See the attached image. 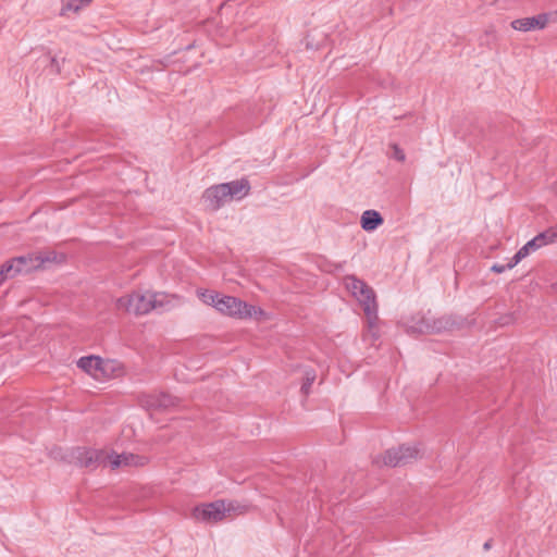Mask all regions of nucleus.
I'll return each mask as SVG.
<instances>
[{
    "mask_svg": "<svg viewBox=\"0 0 557 557\" xmlns=\"http://www.w3.org/2000/svg\"><path fill=\"white\" fill-rule=\"evenodd\" d=\"M203 304L214 307L220 313L237 319L257 318L262 309L249 305L233 296L221 295L213 290H197Z\"/></svg>",
    "mask_w": 557,
    "mask_h": 557,
    "instance_id": "obj_1",
    "label": "nucleus"
},
{
    "mask_svg": "<svg viewBox=\"0 0 557 557\" xmlns=\"http://www.w3.org/2000/svg\"><path fill=\"white\" fill-rule=\"evenodd\" d=\"M169 297L164 294L133 293L116 300V307L136 315L147 314L154 309H165L169 305Z\"/></svg>",
    "mask_w": 557,
    "mask_h": 557,
    "instance_id": "obj_2",
    "label": "nucleus"
},
{
    "mask_svg": "<svg viewBox=\"0 0 557 557\" xmlns=\"http://www.w3.org/2000/svg\"><path fill=\"white\" fill-rule=\"evenodd\" d=\"M344 284L350 295L360 304L366 314L368 324L372 327L377 320V304L375 293L366 282L355 275L344 278Z\"/></svg>",
    "mask_w": 557,
    "mask_h": 557,
    "instance_id": "obj_3",
    "label": "nucleus"
},
{
    "mask_svg": "<svg viewBox=\"0 0 557 557\" xmlns=\"http://www.w3.org/2000/svg\"><path fill=\"white\" fill-rule=\"evenodd\" d=\"M245 510L246 506H243L237 502L220 499L195 507L193 510V518L201 522L215 523L224 520L225 518L240 515L245 512Z\"/></svg>",
    "mask_w": 557,
    "mask_h": 557,
    "instance_id": "obj_4",
    "label": "nucleus"
},
{
    "mask_svg": "<svg viewBox=\"0 0 557 557\" xmlns=\"http://www.w3.org/2000/svg\"><path fill=\"white\" fill-rule=\"evenodd\" d=\"M78 368L91 375L97 381H104L115 375L119 370L117 363L110 359H102L98 356L82 357L77 361Z\"/></svg>",
    "mask_w": 557,
    "mask_h": 557,
    "instance_id": "obj_5",
    "label": "nucleus"
},
{
    "mask_svg": "<svg viewBox=\"0 0 557 557\" xmlns=\"http://www.w3.org/2000/svg\"><path fill=\"white\" fill-rule=\"evenodd\" d=\"M111 457H113V455H110L109 451L103 449L98 450L86 447H76L70 453V462L94 470L107 460L109 461Z\"/></svg>",
    "mask_w": 557,
    "mask_h": 557,
    "instance_id": "obj_6",
    "label": "nucleus"
},
{
    "mask_svg": "<svg viewBox=\"0 0 557 557\" xmlns=\"http://www.w3.org/2000/svg\"><path fill=\"white\" fill-rule=\"evenodd\" d=\"M419 455L420 450L417 446L400 445L397 448L386 450L382 457H376L374 462L389 467L404 466L417 459Z\"/></svg>",
    "mask_w": 557,
    "mask_h": 557,
    "instance_id": "obj_7",
    "label": "nucleus"
},
{
    "mask_svg": "<svg viewBox=\"0 0 557 557\" xmlns=\"http://www.w3.org/2000/svg\"><path fill=\"white\" fill-rule=\"evenodd\" d=\"M549 21V15L546 13L536 16L517 18L511 22V27L520 32H530L535 29H543Z\"/></svg>",
    "mask_w": 557,
    "mask_h": 557,
    "instance_id": "obj_8",
    "label": "nucleus"
},
{
    "mask_svg": "<svg viewBox=\"0 0 557 557\" xmlns=\"http://www.w3.org/2000/svg\"><path fill=\"white\" fill-rule=\"evenodd\" d=\"M225 190L226 187H223L222 184L208 188L203 194V201L207 207L215 211L231 201Z\"/></svg>",
    "mask_w": 557,
    "mask_h": 557,
    "instance_id": "obj_9",
    "label": "nucleus"
},
{
    "mask_svg": "<svg viewBox=\"0 0 557 557\" xmlns=\"http://www.w3.org/2000/svg\"><path fill=\"white\" fill-rule=\"evenodd\" d=\"M177 403V399L169 394H158V395H151L148 396L145 406L148 409L152 410H166L173 406H175Z\"/></svg>",
    "mask_w": 557,
    "mask_h": 557,
    "instance_id": "obj_10",
    "label": "nucleus"
},
{
    "mask_svg": "<svg viewBox=\"0 0 557 557\" xmlns=\"http://www.w3.org/2000/svg\"><path fill=\"white\" fill-rule=\"evenodd\" d=\"M110 455H113L111 459H109V462L111 463V467L113 469L119 468L121 466H143L146 463V458L141 456H137L134 454H115L110 453Z\"/></svg>",
    "mask_w": 557,
    "mask_h": 557,
    "instance_id": "obj_11",
    "label": "nucleus"
},
{
    "mask_svg": "<svg viewBox=\"0 0 557 557\" xmlns=\"http://www.w3.org/2000/svg\"><path fill=\"white\" fill-rule=\"evenodd\" d=\"M222 185H223V187H226L225 193L231 200L243 199L249 193V189H250L249 182L245 178H242L238 181H233L230 183H224Z\"/></svg>",
    "mask_w": 557,
    "mask_h": 557,
    "instance_id": "obj_12",
    "label": "nucleus"
},
{
    "mask_svg": "<svg viewBox=\"0 0 557 557\" xmlns=\"http://www.w3.org/2000/svg\"><path fill=\"white\" fill-rule=\"evenodd\" d=\"M424 326H421V331L431 333H441L444 331L453 330L456 326V321L451 317H442L433 320L432 324L426 319L423 320Z\"/></svg>",
    "mask_w": 557,
    "mask_h": 557,
    "instance_id": "obj_13",
    "label": "nucleus"
},
{
    "mask_svg": "<svg viewBox=\"0 0 557 557\" xmlns=\"http://www.w3.org/2000/svg\"><path fill=\"white\" fill-rule=\"evenodd\" d=\"M384 222L381 214L375 210H367L361 215V227L367 232L376 230Z\"/></svg>",
    "mask_w": 557,
    "mask_h": 557,
    "instance_id": "obj_14",
    "label": "nucleus"
},
{
    "mask_svg": "<svg viewBox=\"0 0 557 557\" xmlns=\"http://www.w3.org/2000/svg\"><path fill=\"white\" fill-rule=\"evenodd\" d=\"M36 257V263H38V269H46L52 263H60L63 261V255H59L52 250H45L34 252Z\"/></svg>",
    "mask_w": 557,
    "mask_h": 557,
    "instance_id": "obj_15",
    "label": "nucleus"
},
{
    "mask_svg": "<svg viewBox=\"0 0 557 557\" xmlns=\"http://www.w3.org/2000/svg\"><path fill=\"white\" fill-rule=\"evenodd\" d=\"M14 259L16 265L21 268V274H27L34 270H38V263H36V257L34 253L15 257Z\"/></svg>",
    "mask_w": 557,
    "mask_h": 557,
    "instance_id": "obj_16",
    "label": "nucleus"
},
{
    "mask_svg": "<svg viewBox=\"0 0 557 557\" xmlns=\"http://www.w3.org/2000/svg\"><path fill=\"white\" fill-rule=\"evenodd\" d=\"M5 280L13 278L16 275L21 274V268H18L15 263V259L12 258L9 261L4 262L0 267Z\"/></svg>",
    "mask_w": 557,
    "mask_h": 557,
    "instance_id": "obj_17",
    "label": "nucleus"
},
{
    "mask_svg": "<svg viewBox=\"0 0 557 557\" xmlns=\"http://www.w3.org/2000/svg\"><path fill=\"white\" fill-rule=\"evenodd\" d=\"M92 0H66L63 5V11L72 10L74 12L79 11L83 7L89 4Z\"/></svg>",
    "mask_w": 557,
    "mask_h": 557,
    "instance_id": "obj_18",
    "label": "nucleus"
},
{
    "mask_svg": "<svg viewBox=\"0 0 557 557\" xmlns=\"http://www.w3.org/2000/svg\"><path fill=\"white\" fill-rule=\"evenodd\" d=\"M531 248L525 244L523 247H521L517 253L511 258L509 261V267H516L522 259L528 257L530 255Z\"/></svg>",
    "mask_w": 557,
    "mask_h": 557,
    "instance_id": "obj_19",
    "label": "nucleus"
},
{
    "mask_svg": "<svg viewBox=\"0 0 557 557\" xmlns=\"http://www.w3.org/2000/svg\"><path fill=\"white\" fill-rule=\"evenodd\" d=\"M315 380V372L313 370H308L305 372V380H304V383L301 385V392L307 395L310 391V387L312 385V383L314 382Z\"/></svg>",
    "mask_w": 557,
    "mask_h": 557,
    "instance_id": "obj_20",
    "label": "nucleus"
},
{
    "mask_svg": "<svg viewBox=\"0 0 557 557\" xmlns=\"http://www.w3.org/2000/svg\"><path fill=\"white\" fill-rule=\"evenodd\" d=\"M546 244H552L557 240V226L548 228L539 234Z\"/></svg>",
    "mask_w": 557,
    "mask_h": 557,
    "instance_id": "obj_21",
    "label": "nucleus"
},
{
    "mask_svg": "<svg viewBox=\"0 0 557 557\" xmlns=\"http://www.w3.org/2000/svg\"><path fill=\"white\" fill-rule=\"evenodd\" d=\"M392 152L389 156L399 162H404L406 159L405 152L396 145H391Z\"/></svg>",
    "mask_w": 557,
    "mask_h": 557,
    "instance_id": "obj_22",
    "label": "nucleus"
},
{
    "mask_svg": "<svg viewBox=\"0 0 557 557\" xmlns=\"http://www.w3.org/2000/svg\"><path fill=\"white\" fill-rule=\"evenodd\" d=\"M513 267H509V262L506 263V264H494L492 267V271L495 272V273H503L505 272L506 270H510L512 269Z\"/></svg>",
    "mask_w": 557,
    "mask_h": 557,
    "instance_id": "obj_23",
    "label": "nucleus"
},
{
    "mask_svg": "<svg viewBox=\"0 0 557 557\" xmlns=\"http://www.w3.org/2000/svg\"><path fill=\"white\" fill-rule=\"evenodd\" d=\"M46 60H47V61H50L51 66L55 67V72H57V73H59V72H60L59 63H58V61H57V59H55V58L47 55Z\"/></svg>",
    "mask_w": 557,
    "mask_h": 557,
    "instance_id": "obj_24",
    "label": "nucleus"
},
{
    "mask_svg": "<svg viewBox=\"0 0 557 557\" xmlns=\"http://www.w3.org/2000/svg\"><path fill=\"white\" fill-rule=\"evenodd\" d=\"M527 245L531 248V251H535L541 248L535 238L529 240Z\"/></svg>",
    "mask_w": 557,
    "mask_h": 557,
    "instance_id": "obj_25",
    "label": "nucleus"
},
{
    "mask_svg": "<svg viewBox=\"0 0 557 557\" xmlns=\"http://www.w3.org/2000/svg\"><path fill=\"white\" fill-rule=\"evenodd\" d=\"M534 238H535V239H536V242L539 243L540 247H543V246H546V245H547V244H546V242H544V240L541 238V236H540V235H536Z\"/></svg>",
    "mask_w": 557,
    "mask_h": 557,
    "instance_id": "obj_26",
    "label": "nucleus"
},
{
    "mask_svg": "<svg viewBox=\"0 0 557 557\" xmlns=\"http://www.w3.org/2000/svg\"><path fill=\"white\" fill-rule=\"evenodd\" d=\"M491 547H492V540H488V541H486V542L484 543V545H483V549L487 552V550H490V549H491Z\"/></svg>",
    "mask_w": 557,
    "mask_h": 557,
    "instance_id": "obj_27",
    "label": "nucleus"
}]
</instances>
